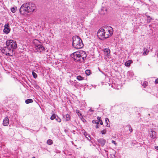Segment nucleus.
<instances>
[{"label":"nucleus","mask_w":158,"mask_h":158,"mask_svg":"<svg viewBox=\"0 0 158 158\" xmlns=\"http://www.w3.org/2000/svg\"><path fill=\"white\" fill-rule=\"evenodd\" d=\"M151 137L154 139L156 138V132L154 131H151Z\"/></svg>","instance_id":"a211bd4d"},{"label":"nucleus","mask_w":158,"mask_h":158,"mask_svg":"<svg viewBox=\"0 0 158 158\" xmlns=\"http://www.w3.org/2000/svg\"><path fill=\"white\" fill-rule=\"evenodd\" d=\"M10 25L9 23L6 24L4 26L5 28L3 29V32L6 34H8L10 32V29L9 28Z\"/></svg>","instance_id":"1a4fd4ad"},{"label":"nucleus","mask_w":158,"mask_h":158,"mask_svg":"<svg viewBox=\"0 0 158 158\" xmlns=\"http://www.w3.org/2000/svg\"><path fill=\"white\" fill-rule=\"evenodd\" d=\"M92 123H96L97 124H99V121H97L96 120H93L92 121Z\"/></svg>","instance_id":"c85d7f7f"},{"label":"nucleus","mask_w":158,"mask_h":158,"mask_svg":"<svg viewBox=\"0 0 158 158\" xmlns=\"http://www.w3.org/2000/svg\"><path fill=\"white\" fill-rule=\"evenodd\" d=\"M9 124V119L7 117H6L3 120V125L4 126H7Z\"/></svg>","instance_id":"f8f14e48"},{"label":"nucleus","mask_w":158,"mask_h":158,"mask_svg":"<svg viewBox=\"0 0 158 158\" xmlns=\"http://www.w3.org/2000/svg\"><path fill=\"white\" fill-rule=\"evenodd\" d=\"M86 56V55L85 56H83L82 55H81L80 52H74L71 55V57L75 61L80 62H83L85 60Z\"/></svg>","instance_id":"7ed1b4c3"},{"label":"nucleus","mask_w":158,"mask_h":158,"mask_svg":"<svg viewBox=\"0 0 158 158\" xmlns=\"http://www.w3.org/2000/svg\"><path fill=\"white\" fill-rule=\"evenodd\" d=\"M73 46L77 49H80L83 47V44L82 40L78 36L73 37Z\"/></svg>","instance_id":"f03ea898"},{"label":"nucleus","mask_w":158,"mask_h":158,"mask_svg":"<svg viewBox=\"0 0 158 158\" xmlns=\"http://www.w3.org/2000/svg\"><path fill=\"white\" fill-rule=\"evenodd\" d=\"M77 79L79 81H81L84 79V77H82L81 76H78L77 77Z\"/></svg>","instance_id":"5701e85b"},{"label":"nucleus","mask_w":158,"mask_h":158,"mask_svg":"<svg viewBox=\"0 0 158 158\" xmlns=\"http://www.w3.org/2000/svg\"><path fill=\"white\" fill-rule=\"evenodd\" d=\"M35 41H37V42H38L39 43V41L38 40H35Z\"/></svg>","instance_id":"a19ab883"},{"label":"nucleus","mask_w":158,"mask_h":158,"mask_svg":"<svg viewBox=\"0 0 158 158\" xmlns=\"http://www.w3.org/2000/svg\"><path fill=\"white\" fill-rule=\"evenodd\" d=\"M65 121H69L70 119V115L68 114H66L65 116Z\"/></svg>","instance_id":"6ab92c4d"},{"label":"nucleus","mask_w":158,"mask_h":158,"mask_svg":"<svg viewBox=\"0 0 158 158\" xmlns=\"http://www.w3.org/2000/svg\"><path fill=\"white\" fill-rule=\"evenodd\" d=\"M55 119L57 122L59 123H60L61 121V119L56 114H52L51 117L50 119L51 120H53Z\"/></svg>","instance_id":"6e6552de"},{"label":"nucleus","mask_w":158,"mask_h":158,"mask_svg":"<svg viewBox=\"0 0 158 158\" xmlns=\"http://www.w3.org/2000/svg\"><path fill=\"white\" fill-rule=\"evenodd\" d=\"M143 51H144L143 52V55H147L149 52V51L148 49L145 48H143Z\"/></svg>","instance_id":"dca6fc26"},{"label":"nucleus","mask_w":158,"mask_h":158,"mask_svg":"<svg viewBox=\"0 0 158 158\" xmlns=\"http://www.w3.org/2000/svg\"><path fill=\"white\" fill-rule=\"evenodd\" d=\"M95 127L96 128H98L99 127L98 124H97L95 126Z\"/></svg>","instance_id":"c9c22d12"},{"label":"nucleus","mask_w":158,"mask_h":158,"mask_svg":"<svg viewBox=\"0 0 158 158\" xmlns=\"http://www.w3.org/2000/svg\"><path fill=\"white\" fill-rule=\"evenodd\" d=\"M100 122V123L101 125H102L103 124V122L102 121V120H100V121H99Z\"/></svg>","instance_id":"e433bc0d"},{"label":"nucleus","mask_w":158,"mask_h":158,"mask_svg":"<svg viewBox=\"0 0 158 158\" xmlns=\"http://www.w3.org/2000/svg\"><path fill=\"white\" fill-rule=\"evenodd\" d=\"M35 5L31 2L23 4L19 9V12L22 15H24L26 13L33 12L35 9Z\"/></svg>","instance_id":"f257e3e1"},{"label":"nucleus","mask_w":158,"mask_h":158,"mask_svg":"<svg viewBox=\"0 0 158 158\" xmlns=\"http://www.w3.org/2000/svg\"><path fill=\"white\" fill-rule=\"evenodd\" d=\"M105 29L101 28H100L98 31L97 33V36L98 37V38L101 39L103 40L105 39L104 36V35H105Z\"/></svg>","instance_id":"423d86ee"},{"label":"nucleus","mask_w":158,"mask_h":158,"mask_svg":"<svg viewBox=\"0 0 158 158\" xmlns=\"http://www.w3.org/2000/svg\"><path fill=\"white\" fill-rule=\"evenodd\" d=\"M76 113L79 116H80V117H81L82 118L83 117L82 116V114L81 113V112L79 110H76Z\"/></svg>","instance_id":"412c9836"},{"label":"nucleus","mask_w":158,"mask_h":158,"mask_svg":"<svg viewBox=\"0 0 158 158\" xmlns=\"http://www.w3.org/2000/svg\"><path fill=\"white\" fill-rule=\"evenodd\" d=\"M88 111H91V112H93L94 111V110H92L91 109H90Z\"/></svg>","instance_id":"4c0bfd02"},{"label":"nucleus","mask_w":158,"mask_h":158,"mask_svg":"<svg viewBox=\"0 0 158 158\" xmlns=\"http://www.w3.org/2000/svg\"><path fill=\"white\" fill-rule=\"evenodd\" d=\"M148 85V83L147 81H144L142 84V86L144 87H145Z\"/></svg>","instance_id":"a878e982"},{"label":"nucleus","mask_w":158,"mask_h":158,"mask_svg":"<svg viewBox=\"0 0 158 158\" xmlns=\"http://www.w3.org/2000/svg\"><path fill=\"white\" fill-rule=\"evenodd\" d=\"M115 156L114 155H113V156H111V158H114Z\"/></svg>","instance_id":"ea45409f"},{"label":"nucleus","mask_w":158,"mask_h":158,"mask_svg":"<svg viewBox=\"0 0 158 158\" xmlns=\"http://www.w3.org/2000/svg\"><path fill=\"white\" fill-rule=\"evenodd\" d=\"M11 11L14 13L15 12L16 10L14 7L12 8L11 9Z\"/></svg>","instance_id":"7c9ffc66"},{"label":"nucleus","mask_w":158,"mask_h":158,"mask_svg":"<svg viewBox=\"0 0 158 158\" xmlns=\"http://www.w3.org/2000/svg\"><path fill=\"white\" fill-rule=\"evenodd\" d=\"M35 48L37 51L41 52L44 49V47L40 44H37L35 45Z\"/></svg>","instance_id":"9d476101"},{"label":"nucleus","mask_w":158,"mask_h":158,"mask_svg":"<svg viewBox=\"0 0 158 158\" xmlns=\"http://www.w3.org/2000/svg\"><path fill=\"white\" fill-rule=\"evenodd\" d=\"M104 55L106 56H109L110 55V50L108 48H105L103 50Z\"/></svg>","instance_id":"ddd939ff"},{"label":"nucleus","mask_w":158,"mask_h":158,"mask_svg":"<svg viewBox=\"0 0 158 158\" xmlns=\"http://www.w3.org/2000/svg\"><path fill=\"white\" fill-rule=\"evenodd\" d=\"M127 127L128 128L129 130L131 132L133 130L131 127V126L130 125H129L127 126Z\"/></svg>","instance_id":"cd10ccee"},{"label":"nucleus","mask_w":158,"mask_h":158,"mask_svg":"<svg viewBox=\"0 0 158 158\" xmlns=\"http://www.w3.org/2000/svg\"><path fill=\"white\" fill-rule=\"evenodd\" d=\"M85 72V73L87 75H89L90 74V70H86Z\"/></svg>","instance_id":"393cba45"},{"label":"nucleus","mask_w":158,"mask_h":158,"mask_svg":"<svg viewBox=\"0 0 158 158\" xmlns=\"http://www.w3.org/2000/svg\"><path fill=\"white\" fill-rule=\"evenodd\" d=\"M157 56L158 57V51H157Z\"/></svg>","instance_id":"79ce46f5"},{"label":"nucleus","mask_w":158,"mask_h":158,"mask_svg":"<svg viewBox=\"0 0 158 158\" xmlns=\"http://www.w3.org/2000/svg\"><path fill=\"white\" fill-rule=\"evenodd\" d=\"M97 119L99 121H100V120H101V117H97Z\"/></svg>","instance_id":"72a5a7b5"},{"label":"nucleus","mask_w":158,"mask_h":158,"mask_svg":"<svg viewBox=\"0 0 158 158\" xmlns=\"http://www.w3.org/2000/svg\"><path fill=\"white\" fill-rule=\"evenodd\" d=\"M109 28H110V29H105V33L104 36L105 39H106L111 36L113 34V31H112V28L110 27H109Z\"/></svg>","instance_id":"0eeeda50"},{"label":"nucleus","mask_w":158,"mask_h":158,"mask_svg":"<svg viewBox=\"0 0 158 158\" xmlns=\"http://www.w3.org/2000/svg\"><path fill=\"white\" fill-rule=\"evenodd\" d=\"M132 61L131 60H129L127 61H126L125 63V65L127 66V67H128L132 63Z\"/></svg>","instance_id":"f3484780"},{"label":"nucleus","mask_w":158,"mask_h":158,"mask_svg":"<svg viewBox=\"0 0 158 158\" xmlns=\"http://www.w3.org/2000/svg\"><path fill=\"white\" fill-rule=\"evenodd\" d=\"M6 45L9 48H11L13 50L16 49L17 47V44L15 41L12 40H7L6 42Z\"/></svg>","instance_id":"39448f33"},{"label":"nucleus","mask_w":158,"mask_h":158,"mask_svg":"<svg viewBox=\"0 0 158 158\" xmlns=\"http://www.w3.org/2000/svg\"><path fill=\"white\" fill-rule=\"evenodd\" d=\"M33 102V100L31 99H28L25 100V103L27 104H29L30 103L32 102Z\"/></svg>","instance_id":"aec40b11"},{"label":"nucleus","mask_w":158,"mask_h":158,"mask_svg":"<svg viewBox=\"0 0 158 158\" xmlns=\"http://www.w3.org/2000/svg\"><path fill=\"white\" fill-rule=\"evenodd\" d=\"M98 142L102 146H103L105 144L106 141L103 138H100L98 139Z\"/></svg>","instance_id":"9b49d317"},{"label":"nucleus","mask_w":158,"mask_h":158,"mask_svg":"<svg viewBox=\"0 0 158 158\" xmlns=\"http://www.w3.org/2000/svg\"><path fill=\"white\" fill-rule=\"evenodd\" d=\"M111 142L112 143L114 144L115 145L117 144V143H116L115 141L113 140H112Z\"/></svg>","instance_id":"473e14b6"},{"label":"nucleus","mask_w":158,"mask_h":158,"mask_svg":"<svg viewBox=\"0 0 158 158\" xmlns=\"http://www.w3.org/2000/svg\"><path fill=\"white\" fill-rule=\"evenodd\" d=\"M47 143L49 145H51L52 144V141L51 139H48L47 142Z\"/></svg>","instance_id":"b1692460"},{"label":"nucleus","mask_w":158,"mask_h":158,"mask_svg":"<svg viewBox=\"0 0 158 158\" xmlns=\"http://www.w3.org/2000/svg\"><path fill=\"white\" fill-rule=\"evenodd\" d=\"M155 148L156 149H157V150H158V146H156V147H155Z\"/></svg>","instance_id":"58836bf2"},{"label":"nucleus","mask_w":158,"mask_h":158,"mask_svg":"<svg viewBox=\"0 0 158 158\" xmlns=\"http://www.w3.org/2000/svg\"><path fill=\"white\" fill-rule=\"evenodd\" d=\"M57 20L59 21V22H56L54 20L53 21V22H52L54 24H56L57 23H59L60 21V19H57Z\"/></svg>","instance_id":"2f4dec72"},{"label":"nucleus","mask_w":158,"mask_h":158,"mask_svg":"<svg viewBox=\"0 0 158 158\" xmlns=\"http://www.w3.org/2000/svg\"><path fill=\"white\" fill-rule=\"evenodd\" d=\"M1 51L3 53L8 56H13L15 55L14 50L11 48H8L6 46L2 49Z\"/></svg>","instance_id":"20e7f679"},{"label":"nucleus","mask_w":158,"mask_h":158,"mask_svg":"<svg viewBox=\"0 0 158 158\" xmlns=\"http://www.w3.org/2000/svg\"><path fill=\"white\" fill-rule=\"evenodd\" d=\"M101 15H104L107 13V9L105 7H102L99 11Z\"/></svg>","instance_id":"4468645a"},{"label":"nucleus","mask_w":158,"mask_h":158,"mask_svg":"<svg viewBox=\"0 0 158 158\" xmlns=\"http://www.w3.org/2000/svg\"><path fill=\"white\" fill-rule=\"evenodd\" d=\"M84 135L85 136V137L89 141H90V136L89 134H88L86 132H85L84 133Z\"/></svg>","instance_id":"2eb2a0df"},{"label":"nucleus","mask_w":158,"mask_h":158,"mask_svg":"<svg viewBox=\"0 0 158 158\" xmlns=\"http://www.w3.org/2000/svg\"><path fill=\"white\" fill-rule=\"evenodd\" d=\"M155 84H156L158 83V78L155 80Z\"/></svg>","instance_id":"f704fd0d"},{"label":"nucleus","mask_w":158,"mask_h":158,"mask_svg":"<svg viewBox=\"0 0 158 158\" xmlns=\"http://www.w3.org/2000/svg\"><path fill=\"white\" fill-rule=\"evenodd\" d=\"M32 74L33 76V77L35 78H36L37 77V74L34 72H32Z\"/></svg>","instance_id":"bb28decb"},{"label":"nucleus","mask_w":158,"mask_h":158,"mask_svg":"<svg viewBox=\"0 0 158 158\" xmlns=\"http://www.w3.org/2000/svg\"><path fill=\"white\" fill-rule=\"evenodd\" d=\"M106 130H104L103 131H101V133L103 135H104L106 134Z\"/></svg>","instance_id":"c756f323"},{"label":"nucleus","mask_w":158,"mask_h":158,"mask_svg":"<svg viewBox=\"0 0 158 158\" xmlns=\"http://www.w3.org/2000/svg\"><path fill=\"white\" fill-rule=\"evenodd\" d=\"M105 122L106 123V126L108 127H109L110 125L108 124V123L109 122V119L107 118H105Z\"/></svg>","instance_id":"4be33fe9"}]
</instances>
